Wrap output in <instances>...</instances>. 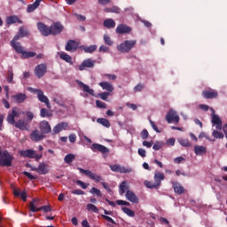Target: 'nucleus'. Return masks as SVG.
<instances>
[{
	"instance_id": "8",
	"label": "nucleus",
	"mask_w": 227,
	"mask_h": 227,
	"mask_svg": "<svg viewBox=\"0 0 227 227\" xmlns=\"http://www.w3.org/2000/svg\"><path fill=\"white\" fill-rule=\"evenodd\" d=\"M166 121H168V123H178V121H180V116L176 114V112H175V110H170L166 115Z\"/></svg>"
},
{
	"instance_id": "33",
	"label": "nucleus",
	"mask_w": 227,
	"mask_h": 227,
	"mask_svg": "<svg viewBox=\"0 0 227 227\" xmlns=\"http://www.w3.org/2000/svg\"><path fill=\"white\" fill-rule=\"evenodd\" d=\"M42 1H43V0H35L34 2V4H28L27 7V13H33V12H35V10H36V8H38V6H40V3Z\"/></svg>"
},
{
	"instance_id": "28",
	"label": "nucleus",
	"mask_w": 227,
	"mask_h": 227,
	"mask_svg": "<svg viewBox=\"0 0 227 227\" xmlns=\"http://www.w3.org/2000/svg\"><path fill=\"white\" fill-rule=\"evenodd\" d=\"M11 46L17 54H22L24 52V47L19 42L11 41Z\"/></svg>"
},
{
	"instance_id": "29",
	"label": "nucleus",
	"mask_w": 227,
	"mask_h": 227,
	"mask_svg": "<svg viewBox=\"0 0 227 227\" xmlns=\"http://www.w3.org/2000/svg\"><path fill=\"white\" fill-rule=\"evenodd\" d=\"M172 187L176 194H184V192H185V188H184L182 184H178V182H172Z\"/></svg>"
},
{
	"instance_id": "30",
	"label": "nucleus",
	"mask_w": 227,
	"mask_h": 227,
	"mask_svg": "<svg viewBox=\"0 0 227 227\" xmlns=\"http://www.w3.org/2000/svg\"><path fill=\"white\" fill-rule=\"evenodd\" d=\"M98 85L100 88H102V90L108 91L107 93H112V91H114V87L108 82H101L98 83Z\"/></svg>"
},
{
	"instance_id": "35",
	"label": "nucleus",
	"mask_w": 227,
	"mask_h": 227,
	"mask_svg": "<svg viewBox=\"0 0 227 227\" xmlns=\"http://www.w3.org/2000/svg\"><path fill=\"white\" fill-rule=\"evenodd\" d=\"M103 25L107 29H113L116 27V22L113 19H106L104 20Z\"/></svg>"
},
{
	"instance_id": "22",
	"label": "nucleus",
	"mask_w": 227,
	"mask_h": 227,
	"mask_svg": "<svg viewBox=\"0 0 227 227\" xmlns=\"http://www.w3.org/2000/svg\"><path fill=\"white\" fill-rule=\"evenodd\" d=\"M93 67H95V60L88 59L83 60V62L79 66V70L82 72L84 68H93Z\"/></svg>"
},
{
	"instance_id": "51",
	"label": "nucleus",
	"mask_w": 227,
	"mask_h": 227,
	"mask_svg": "<svg viewBox=\"0 0 227 227\" xmlns=\"http://www.w3.org/2000/svg\"><path fill=\"white\" fill-rule=\"evenodd\" d=\"M90 194H96L98 198H102V192L98 190V188L92 187L91 190L90 191Z\"/></svg>"
},
{
	"instance_id": "11",
	"label": "nucleus",
	"mask_w": 227,
	"mask_h": 227,
	"mask_svg": "<svg viewBox=\"0 0 227 227\" xmlns=\"http://www.w3.org/2000/svg\"><path fill=\"white\" fill-rule=\"evenodd\" d=\"M109 168L114 171V173H122V174L132 173V168H127L118 164L110 165Z\"/></svg>"
},
{
	"instance_id": "13",
	"label": "nucleus",
	"mask_w": 227,
	"mask_h": 227,
	"mask_svg": "<svg viewBox=\"0 0 227 227\" xmlns=\"http://www.w3.org/2000/svg\"><path fill=\"white\" fill-rule=\"evenodd\" d=\"M29 210L30 212H40V211H44L45 213L51 212L52 210V207L51 206H41L39 207H35V201L29 203Z\"/></svg>"
},
{
	"instance_id": "1",
	"label": "nucleus",
	"mask_w": 227,
	"mask_h": 227,
	"mask_svg": "<svg viewBox=\"0 0 227 227\" xmlns=\"http://www.w3.org/2000/svg\"><path fill=\"white\" fill-rule=\"evenodd\" d=\"M136 40H126L122 43L117 45V51L122 52V54L130 52V51L136 47Z\"/></svg>"
},
{
	"instance_id": "21",
	"label": "nucleus",
	"mask_w": 227,
	"mask_h": 227,
	"mask_svg": "<svg viewBox=\"0 0 227 227\" xmlns=\"http://www.w3.org/2000/svg\"><path fill=\"white\" fill-rule=\"evenodd\" d=\"M115 31L117 35H125L127 33H130L132 31V28L125 24H120L119 26H117Z\"/></svg>"
},
{
	"instance_id": "4",
	"label": "nucleus",
	"mask_w": 227,
	"mask_h": 227,
	"mask_svg": "<svg viewBox=\"0 0 227 227\" xmlns=\"http://www.w3.org/2000/svg\"><path fill=\"white\" fill-rule=\"evenodd\" d=\"M28 91H30L31 93H36L38 100L45 104L48 109H51V103L49 102V98H47V96L43 94V91L31 87L28 88Z\"/></svg>"
},
{
	"instance_id": "54",
	"label": "nucleus",
	"mask_w": 227,
	"mask_h": 227,
	"mask_svg": "<svg viewBox=\"0 0 227 227\" xmlns=\"http://www.w3.org/2000/svg\"><path fill=\"white\" fill-rule=\"evenodd\" d=\"M76 185H79L80 187H82V189H88V185H90V184H86L81 180H77Z\"/></svg>"
},
{
	"instance_id": "58",
	"label": "nucleus",
	"mask_w": 227,
	"mask_h": 227,
	"mask_svg": "<svg viewBox=\"0 0 227 227\" xmlns=\"http://www.w3.org/2000/svg\"><path fill=\"white\" fill-rule=\"evenodd\" d=\"M145 88V84L143 83H138L137 86L134 87V91L135 93H137L141 91Z\"/></svg>"
},
{
	"instance_id": "38",
	"label": "nucleus",
	"mask_w": 227,
	"mask_h": 227,
	"mask_svg": "<svg viewBox=\"0 0 227 227\" xmlns=\"http://www.w3.org/2000/svg\"><path fill=\"white\" fill-rule=\"evenodd\" d=\"M165 176L164 174L160 172H157L154 174V182L160 187V184H162V180H164Z\"/></svg>"
},
{
	"instance_id": "16",
	"label": "nucleus",
	"mask_w": 227,
	"mask_h": 227,
	"mask_svg": "<svg viewBox=\"0 0 227 227\" xmlns=\"http://www.w3.org/2000/svg\"><path fill=\"white\" fill-rule=\"evenodd\" d=\"M76 84L78 85L80 90H82V91H84V93H89V95H91V97H95V90H93V89H90L89 85L79 80L76 81Z\"/></svg>"
},
{
	"instance_id": "40",
	"label": "nucleus",
	"mask_w": 227,
	"mask_h": 227,
	"mask_svg": "<svg viewBox=\"0 0 227 227\" xmlns=\"http://www.w3.org/2000/svg\"><path fill=\"white\" fill-rule=\"evenodd\" d=\"M97 44H92L90 46H82V49L84 51V52H87L88 54H91L92 52H95V51H97Z\"/></svg>"
},
{
	"instance_id": "7",
	"label": "nucleus",
	"mask_w": 227,
	"mask_h": 227,
	"mask_svg": "<svg viewBox=\"0 0 227 227\" xmlns=\"http://www.w3.org/2000/svg\"><path fill=\"white\" fill-rule=\"evenodd\" d=\"M47 137L41 131L38 130V129H34L30 133V139L31 141H34V143H39V141H43Z\"/></svg>"
},
{
	"instance_id": "43",
	"label": "nucleus",
	"mask_w": 227,
	"mask_h": 227,
	"mask_svg": "<svg viewBox=\"0 0 227 227\" xmlns=\"http://www.w3.org/2000/svg\"><path fill=\"white\" fill-rule=\"evenodd\" d=\"M75 160V155L73 153L67 154L64 158L66 164H72Z\"/></svg>"
},
{
	"instance_id": "56",
	"label": "nucleus",
	"mask_w": 227,
	"mask_h": 227,
	"mask_svg": "<svg viewBox=\"0 0 227 227\" xmlns=\"http://www.w3.org/2000/svg\"><path fill=\"white\" fill-rule=\"evenodd\" d=\"M23 175L25 176H27V178H28L29 180H36V178H37L36 176H33V175H31V173H29L27 171H24Z\"/></svg>"
},
{
	"instance_id": "46",
	"label": "nucleus",
	"mask_w": 227,
	"mask_h": 227,
	"mask_svg": "<svg viewBox=\"0 0 227 227\" xmlns=\"http://www.w3.org/2000/svg\"><path fill=\"white\" fill-rule=\"evenodd\" d=\"M178 143L181 145V146L189 147L192 146V144L189 142V139L185 138H178Z\"/></svg>"
},
{
	"instance_id": "45",
	"label": "nucleus",
	"mask_w": 227,
	"mask_h": 227,
	"mask_svg": "<svg viewBox=\"0 0 227 227\" xmlns=\"http://www.w3.org/2000/svg\"><path fill=\"white\" fill-rule=\"evenodd\" d=\"M41 118H51L52 116V114L46 108H42L40 112Z\"/></svg>"
},
{
	"instance_id": "39",
	"label": "nucleus",
	"mask_w": 227,
	"mask_h": 227,
	"mask_svg": "<svg viewBox=\"0 0 227 227\" xmlns=\"http://www.w3.org/2000/svg\"><path fill=\"white\" fill-rule=\"evenodd\" d=\"M194 153H196L197 155H203V153H207V147L203 145H195Z\"/></svg>"
},
{
	"instance_id": "59",
	"label": "nucleus",
	"mask_w": 227,
	"mask_h": 227,
	"mask_svg": "<svg viewBox=\"0 0 227 227\" xmlns=\"http://www.w3.org/2000/svg\"><path fill=\"white\" fill-rule=\"evenodd\" d=\"M72 194H75L76 196H84L86 194L82 190H74L71 192Z\"/></svg>"
},
{
	"instance_id": "20",
	"label": "nucleus",
	"mask_w": 227,
	"mask_h": 227,
	"mask_svg": "<svg viewBox=\"0 0 227 227\" xmlns=\"http://www.w3.org/2000/svg\"><path fill=\"white\" fill-rule=\"evenodd\" d=\"M12 98L16 104H24L27 98V96L24 93H18L16 95H12Z\"/></svg>"
},
{
	"instance_id": "62",
	"label": "nucleus",
	"mask_w": 227,
	"mask_h": 227,
	"mask_svg": "<svg viewBox=\"0 0 227 227\" xmlns=\"http://www.w3.org/2000/svg\"><path fill=\"white\" fill-rule=\"evenodd\" d=\"M27 118H28V120H27V121H29V123H31V121H33V118H35V114L32 112H27Z\"/></svg>"
},
{
	"instance_id": "52",
	"label": "nucleus",
	"mask_w": 227,
	"mask_h": 227,
	"mask_svg": "<svg viewBox=\"0 0 227 227\" xmlns=\"http://www.w3.org/2000/svg\"><path fill=\"white\" fill-rule=\"evenodd\" d=\"M19 35L20 36V38H24V36H27V35H29V32H27V30L24 29V27H20L19 29Z\"/></svg>"
},
{
	"instance_id": "36",
	"label": "nucleus",
	"mask_w": 227,
	"mask_h": 227,
	"mask_svg": "<svg viewBox=\"0 0 227 227\" xmlns=\"http://www.w3.org/2000/svg\"><path fill=\"white\" fill-rule=\"evenodd\" d=\"M119 189H120L119 192H120L121 196H123V194H125L127 192V191H129V183H127V181H123L119 185Z\"/></svg>"
},
{
	"instance_id": "18",
	"label": "nucleus",
	"mask_w": 227,
	"mask_h": 227,
	"mask_svg": "<svg viewBox=\"0 0 227 227\" xmlns=\"http://www.w3.org/2000/svg\"><path fill=\"white\" fill-rule=\"evenodd\" d=\"M67 129H68V122L58 123L52 129V136L59 134L61 130H67Z\"/></svg>"
},
{
	"instance_id": "24",
	"label": "nucleus",
	"mask_w": 227,
	"mask_h": 227,
	"mask_svg": "<svg viewBox=\"0 0 227 227\" xmlns=\"http://www.w3.org/2000/svg\"><path fill=\"white\" fill-rule=\"evenodd\" d=\"M19 116V113L17 112V108H12V113L8 114L7 116V121L10 123V125H14L17 123L15 121V117Z\"/></svg>"
},
{
	"instance_id": "50",
	"label": "nucleus",
	"mask_w": 227,
	"mask_h": 227,
	"mask_svg": "<svg viewBox=\"0 0 227 227\" xmlns=\"http://www.w3.org/2000/svg\"><path fill=\"white\" fill-rule=\"evenodd\" d=\"M87 210L89 212H94V214H98V207L93 204H87Z\"/></svg>"
},
{
	"instance_id": "12",
	"label": "nucleus",
	"mask_w": 227,
	"mask_h": 227,
	"mask_svg": "<svg viewBox=\"0 0 227 227\" xmlns=\"http://www.w3.org/2000/svg\"><path fill=\"white\" fill-rule=\"evenodd\" d=\"M37 29L43 36H51V27L45 25L43 22L37 23Z\"/></svg>"
},
{
	"instance_id": "48",
	"label": "nucleus",
	"mask_w": 227,
	"mask_h": 227,
	"mask_svg": "<svg viewBox=\"0 0 227 227\" xmlns=\"http://www.w3.org/2000/svg\"><path fill=\"white\" fill-rule=\"evenodd\" d=\"M212 136L215 139H223L224 137V134L217 129L213 130Z\"/></svg>"
},
{
	"instance_id": "37",
	"label": "nucleus",
	"mask_w": 227,
	"mask_h": 227,
	"mask_svg": "<svg viewBox=\"0 0 227 227\" xmlns=\"http://www.w3.org/2000/svg\"><path fill=\"white\" fill-rule=\"evenodd\" d=\"M6 79L9 84H15V82H13V68L12 67H8Z\"/></svg>"
},
{
	"instance_id": "19",
	"label": "nucleus",
	"mask_w": 227,
	"mask_h": 227,
	"mask_svg": "<svg viewBox=\"0 0 227 227\" xmlns=\"http://www.w3.org/2000/svg\"><path fill=\"white\" fill-rule=\"evenodd\" d=\"M126 200H128V201H130V203H139V198H137V196L136 195V193L130 190H128L126 192Z\"/></svg>"
},
{
	"instance_id": "27",
	"label": "nucleus",
	"mask_w": 227,
	"mask_h": 227,
	"mask_svg": "<svg viewBox=\"0 0 227 227\" xmlns=\"http://www.w3.org/2000/svg\"><path fill=\"white\" fill-rule=\"evenodd\" d=\"M37 173L39 175H47V173H49V165L45 162L39 163L37 167Z\"/></svg>"
},
{
	"instance_id": "44",
	"label": "nucleus",
	"mask_w": 227,
	"mask_h": 227,
	"mask_svg": "<svg viewBox=\"0 0 227 227\" xmlns=\"http://www.w3.org/2000/svg\"><path fill=\"white\" fill-rule=\"evenodd\" d=\"M145 185L147 187V189H159V184L155 181H145Z\"/></svg>"
},
{
	"instance_id": "31",
	"label": "nucleus",
	"mask_w": 227,
	"mask_h": 227,
	"mask_svg": "<svg viewBox=\"0 0 227 227\" xmlns=\"http://www.w3.org/2000/svg\"><path fill=\"white\" fill-rule=\"evenodd\" d=\"M104 214L105 215H101V217L103 219H105V221H107L108 223H111L112 224H116V222L112 217L108 216V215H113L112 211H108L107 209H104Z\"/></svg>"
},
{
	"instance_id": "23",
	"label": "nucleus",
	"mask_w": 227,
	"mask_h": 227,
	"mask_svg": "<svg viewBox=\"0 0 227 227\" xmlns=\"http://www.w3.org/2000/svg\"><path fill=\"white\" fill-rule=\"evenodd\" d=\"M20 155L21 157H27V159H35V157H36V152L33 149L22 150L20 151Z\"/></svg>"
},
{
	"instance_id": "41",
	"label": "nucleus",
	"mask_w": 227,
	"mask_h": 227,
	"mask_svg": "<svg viewBox=\"0 0 227 227\" xmlns=\"http://www.w3.org/2000/svg\"><path fill=\"white\" fill-rule=\"evenodd\" d=\"M21 56L23 58V59H29V58H35V56H36V52H35V51H26L24 50L23 53H21Z\"/></svg>"
},
{
	"instance_id": "32",
	"label": "nucleus",
	"mask_w": 227,
	"mask_h": 227,
	"mask_svg": "<svg viewBox=\"0 0 227 227\" xmlns=\"http://www.w3.org/2000/svg\"><path fill=\"white\" fill-rule=\"evenodd\" d=\"M66 51H67V52L77 51V43H75V41L69 40L66 44Z\"/></svg>"
},
{
	"instance_id": "64",
	"label": "nucleus",
	"mask_w": 227,
	"mask_h": 227,
	"mask_svg": "<svg viewBox=\"0 0 227 227\" xmlns=\"http://www.w3.org/2000/svg\"><path fill=\"white\" fill-rule=\"evenodd\" d=\"M68 139L71 143H75L77 141V136L75 134H70Z\"/></svg>"
},
{
	"instance_id": "14",
	"label": "nucleus",
	"mask_w": 227,
	"mask_h": 227,
	"mask_svg": "<svg viewBox=\"0 0 227 227\" xmlns=\"http://www.w3.org/2000/svg\"><path fill=\"white\" fill-rule=\"evenodd\" d=\"M39 129L40 131L45 136V134H51L52 132V128L51 127V124H49V121H42L39 123Z\"/></svg>"
},
{
	"instance_id": "60",
	"label": "nucleus",
	"mask_w": 227,
	"mask_h": 227,
	"mask_svg": "<svg viewBox=\"0 0 227 227\" xmlns=\"http://www.w3.org/2000/svg\"><path fill=\"white\" fill-rule=\"evenodd\" d=\"M140 136L142 139H148V136H150V134L148 133L147 129H143Z\"/></svg>"
},
{
	"instance_id": "55",
	"label": "nucleus",
	"mask_w": 227,
	"mask_h": 227,
	"mask_svg": "<svg viewBox=\"0 0 227 227\" xmlns=\"http://www.w3.org/2000/svg\"><path fill=\"white\" fill-rule=\"evenodd\" d=\"M109 95H111L110 92H102L98 94L99 98H101V100H107V98L109 97Z\"/></svg>"
},
{
	"instance_id": "61",
	"label": "nucleus",
	"mask_w": 227,
	"mask_h": 227,
	"mask_svg": "<svg viewBox=\"0 0 227 227\" xmlns=\"http://www.w3.org/2000/svg\"><path fill=\"white\" fill-rule=\"evenodd\" d=\"M104 41L106 43V45H113V41L111 40V37L109 35H105Z\"/></svg>"
},
{
	"instance_id": "42",
	"label": "nucleus",
	"mask_w": 227,
	"mask_h": 227,
	"mask_svg": "<svg viewBox=\"0 0 227 227\" xmlns=\"http://www.w3.org/2000/svg\"><path fill=\"white\" fill-rule=\"evenodd\" d=\"M97 122L100 125H103V127H106V129H109V127H111V122H109V120L106 118H98L97 120Z\"/></svg>"
},
{
	"instance_id": "63",
	"label": "nucleus",
	"mask_w": 227,
	"mask_h": 227,
	"mask_svg": "<svg viewBox=\"0 0 227 227\" xmlns=\"http://www.w3.org/2000/svg\"><path fill=\"white\" fill-rule=\"evenodd\" d=\"M116 203L118 205H124L126 207H130V202H129L127 200H116Z\"/></svg>"
},
{
	"instance_id": "3",
	"label": "nucleus",
	"mask_w": 227,
	"mask_h": 227,
	"mask_svg": "<svg viewBox=\"0 0 227 227\" xmlns=\"http://www.w3.org/2000/svg\"><path fill=\"white\" fill-rule=\"evenodd\" d=\"M28 91H30L31 93H36L38 100L45 104L48 109H51V103L49 102V98H47V96L43 94V91L31 87L28 88Z\"/></svg>"
},
{
	"instance_id": "17",
	"label": "nucleus",
	"mask_w": 227,
	"mask_h": 227,
	"mask_svg": "<svg viewBox=\"0 0 227 227\" xmlns=\"http://www.w3.org/2000/svg\"><path fill=\"white\" fill-rule=\"evenodd\" d=\"M90 148L92 152H100V153H103V154L109 153V148L100 144L94 143L92 144Z\"/></svg>"
},
{
	"instance_id": "5",
	"label": "nucleus",
	"mask_w": 227,
	"mask_h": 227,
	"mask_svg": "<svg viewBox=\"0 0 227 227\" xmlns=\"http://www.w3.org/2000/svg\"><path fill=\"white\" fill-rule=\"evenodd\" d=\"M65 27L60 22H54L50 27V35L58 36V35H61Z\"/></svg>"
},
{
	"instance_id": "34",
	"label": "nucleus",
	"mask_w": 227,
	"mask_h": 227,
	"mask_svg": "<svg viewBox=\"0 0 227 227\" xmlns=\"http://www.w3.org/2000/svg\"><path fill=\"white\" fill-rule=\"evenodd\" d=\"M13 194L16 198H19L20 196L22 201H27V193L26 192H20L19 189H14Z\"/></svg>"
},
{
	"instance_id": "6",
	"label": "nucleus",
	"mask_w": 227,
	"mask_h": 227,
	"mask_svg": "<svg viewBox=\"0 0 227 227\" xmlns=\"http://www.w3.org/2000/svg\"><path fill=\"white\" fill-rule=\"evenodd\" d=\"M78 171H80V173H82V175H85V176H89V178H90V180H94V182H102L104 180V178H102V176L91 172L90 170H86L81 168H77Z\"/></svg>"
},
{
	"instance_id": "53",
	"label": "nucleus",
	"mask_w": 227,
	"mask_h": 227,
	"mask_svg": "<svg viewBox=\"0 0 227 227\" xmlns=\"http://www.w3.org/2000/svg\"><path fill=\"white\" fill-rule=\"evenodd\" d=\"M96 106L99 109H106V107H107V105H106V103H104V102H102L100 100H96Z\"/></svg>"
},
{
	"instance_id": "57",
	"label": "nucleus",
	"mask_w": 227,
	"mask_h": 227,
	"mask_svg": "<svg viewBox=\"0 0 227 227\" xmlns=\"http://www.w3.org/2000/svg\"><path fill=\"white\" fill-rule=\"evenodd\" d=\"M149 123L152 126V128L157 132V134H160V130L159 128H157V125H155V122L152 120H149Z\"/></svg>"
},
{
	"instance_id": "25",
	"label": "nucleus",
	"mask_w": 227,
	"mask_h": 227,
	"mask_svg": "<svg viewBox=\"0 0 227 227\" xmlns=\"http://www.w3.org/2000/svg\"><path fill=\"white\" fill-rule=\"evenodd\" d=\"M212 123L213 125H216L215 127L217 130H223V121L221 120V117L215 114H213Z\"/></svg>"
},
{
	"instance_id": "26",
	"label": "nucleus",
	"mask_w": 227,
	"mask_h": 227,
	"mask_svg": "<svg viewBox=\"0 0 227 227\" xmlns=\"http://www.w3.org/2000/svg\"><path fill=\"white\" fill-rule=\"evenodd\" d=\"M6 24L8 26H12V24H22V20L19 19V17L15 15L8 16L5 20Z\"/></svg>"
},
{
	"instance_id": "49",
	"label": "nucleus",
	"mask_w": 227,
	"mask_h": 227,
	"mask_svg": "<svg viewBox=\"0 0 227 227\" xmlns=\"http://www.w3.org/2000/svg\"><path fill=\"white\" fill-rule=\"evenodd\" d=\"M60 59H63L67 63H70V65H72V57L67 53L60 54Z\"/></svg>"
},
{
	"instance_id": "10",
	"label": "nucleus",
	"mask_w": 227,
	"mask_h": 227,
	"mask_svg": "<svg viewBox=\"0 0 227 227\" xmlns=\"http://www.w3.org/2000/svg\"><path fill=\"white\" fill-rule=\"evenodd\" d=\"M202 97L203 98H207V100H210L212 98H217L219 97V92L214 89H208L202 91Z\"/></svg>"
},
{
	"instance_id": "47",
	"label": "nucleus",
	"mask_w": 227,
	"mask_h": 227,
	"mask_svg": "<svg viewBox=\"0 0 227 227\" xmlns=\"http://www.w3.org/2000/svg\"><path fill=\"white\" fill-rule=\"evenodd\" d=\"M121 210L122 212H124V214H126V215H129V217H134L136 215V213L129 207H121Z\"/></svg>"
},
{
	"instance_id": "9",
	"label": "nucleus",
	"mask_w": 227,
	"mask_h": 227,
	"mask_svg": "<svg viewBox=\"0 0 227 227\" xmlns=\"http://www.w3.org/2000/svg\"><path fill=\"white\" fill-rule=\"evenodd\" d=\"M47 74V65L39 64L35 68V74L38 79H42Z\"/></svg>"
},
{
	"instance_id": "2",
	"label": "nucleus",
	"mask_w": 227,
	"mask_h": 227,
	"mask_svg": "<svg viewBox=\"0 0 227 227\" xmlns=\"http://www.w3.org/2000/svg\"><path fill=\"white\" fill-rule=\"evenodd\" d=\"M13 162V155L10 152L4 150L0 155V166L2 168H10Z\"/></svg>"
},
{
	"instance_id": "15",
	"label": "nucleus",
	"mask_w": 227,
	"mask_h": 227,
	"mask_svg": "<svg viewBox=\"0 0 227 227\" xmlns=\"http://www.w3.org/2000/svg\"><path fill=\"white\" fill-rule=\"evenodd\" d=\"M29 121L20 119L16 121L14 127H16V129H19L20 130H29Z\"/></svg>"
}]
</instances>
